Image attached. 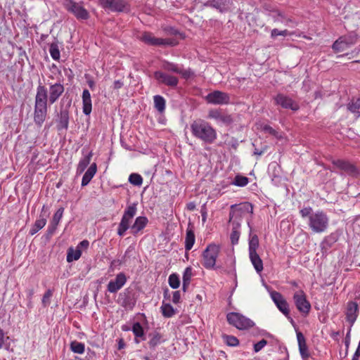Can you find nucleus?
Here are the masks:
<instances>
[{
	"label": "nucleus",
	"mask_w": 360,
	"mask_h": 360,
	"mask_svg": "<svg viewBox=\"0 0 360 360\" xmlns=\"http://www.w3.org/2000/svg\"><path fill=\"white\" fill-rule=\"evenodd\" d=\"M64 90V86L60 82L50 84L49 91L41 84L37 86L34 112V120L36 124L41 125L44 122L47 113V102L53 104L63 94Z\"/></svg>",
	"instance_id": "nucleus-1"
},
{
	"label": "nucleus",
	"mask_w": 360,
	"mask_h": 360,
	"mask_svg": "<svg viewBox=\"0 0 360 360\" xmlns=\"http://www.w3.org/2000/svg\"><path fill=\"white\" fill-rule=\"evenodd\" d=\"M136 204L130 205L126 208L117 229V234L120 236H123L125 232L130 228L131 220L136 215ZM148 222V220L146 217H138L135 219L134 223L131 226V233L134 235L138 234L146 226Z\"/></svg>",
	"instance_id": "nucleus-2"
},
{
	"label": "nucleus",
	"mask_w": 360,
	"mask_h": 360,
	"mask_svg": "<svg viewBox=\"0 0 360 360\" xmlns=\"http://www.w3.org/2000/svg\"><path fill=\"white\" fill-rule=\"evenodd\" d=\"M300 214L303 219L307 218V224L312 232L321 233L326 231L329 219L323 211L313 212L311 207H305L300 210Z\"/></svg>",
	"instance_id": "nucleus-3"
},
{
	"label": "nucleus",
	"mask_w": 360,
	"mask_h": 360,
	"mask_svg": "<svg viewBox=\"0 0 360 360\" xmlns=\"http://www.w3.org/2000/svg\"><path fill=\"white\" fill-rule=\"evenodd\" d=\"M192 134L205 143H212L217 139L215 129L207 122L198 120L191 124Z\"/></svg>",
	"instance_id": "nucleus-4"
},
{
	"label": "nucleus",
	"mask_w": 360,
	"mask_h": 360,
	"mask_svg": "<svg viewBox=\"0 0 360 360\" xmlns=\"http://www.w3.org/2000/svg\"><path fill=\"white\" fill-rule=\"evenodd\" d=\"M253 214V206L249 202H244L238 205H232L229 212V222L233 224L234 221H238L241 225L243 217L247 214Z\"/></svg>",
	"instance_id": "nucleus-5"
},
{
	"label": "nucleus",
	"mask_w": 360,
	"mask_h": 360,
	"mask_svg": "<svg viewBox=\"0 0 360 360\" xmlns=\"http://www.w3.org/2000/svg\"><path fill=\"white\" fill-rule=\"evenodd\" d=\"M345 321L349 325L347 338H349L352 328L354 325L359 314V304L356 301H348L345 304L344 311Z\"/></svg>",
	"instance_id": "nucleus-6"
},
{
	"label": "nucleus",
	"mask_w": 360,
	"mask_h": 360,
	"mask_svg": "<svg viewBox=\"0 0 360 360\" xmlns=\"http://www.w3.org/2000/svg\"><path fill=\"white\" fill-rule=\"evenodd\" d=\"M228 322L239 330H245L253 326L254 323L250 319L236 312H231L227 314Z\"/></svg>",
	"instance_id": "nucleus-7"
},
{
	"label": "nucleus",
	"mask_w": 360,
	"mask_h": 360,
	"mask_svg": "<svg viewBox=\"0 0 360 360\" xmlns=\"http://www.w3.org/2000/svg\"><path fill=\"white\" fill-rule=\"evenodd\" d=\"M219 252V248L216 245H210L206 248L202 255V264L206 269H212L214 267Z\"/></svg>",
	"instance_id": "nucleus-8"
},
{
	"label": "nucleus",
	"mask_w": 360,
	"mask_h": 360,
	"mask_svg": "<svg viewBox=\"0 0 360 360\" xmlns=\"http://www.w3.org/2000/svg\"><path fill=\"white\" fill-rule=\"evenodd\" d=\"M139 39L146 44L151 46H175L176 41L172 39L157 38L150 32H143L139 36Z\"/></svg>",
	"instance_id": "nucleus-9"
},
{
	"label": "nucleus",
	"mask_w": 360,
	"mask_h": 360,
	"mask_svg": "<svg viewBox=\"0 0 360 360\" xmlns=\"http://www.w3.org/2000/svg\"><path fill=\"white\" fill-rule=\"evenodd\" d=\"M64 6L67 11L72 13L77 19L86 20L89 18L88 11L81 4L72 0H65Z\"/></svg>",
	"instance_id": "nucleus-10"
},
{
	"label": "nucleus",
	"mask_w": 360,
	"mask_h": 360,
	"mask_svg": "<svg viewBox=\"0 0 360 360\" xmlns=\"http://www.w3.org/2000/svg\"><path fill=\"white\" fill-rule=\"evenodd\" d=\"M293 300L298 311L304 315H307L311 309V304L307 300L303 290H298L294 293Z\"/></svg>",
	"instance_id": "nucleus-11"
},
{
	"label": "nucleus",
	"mask_w": 360,
	"mask_h": 360,
	"mask_svg": "<svg viewBox=\"0 0 360 360\" xmlns=\"http://www.w3.org/2000/svg\"><path fill=\"white\" fill-rule=\"evenodd\" d=\"M205 99L207 103L212 105H226L230 103L229 94L221 91H214L209 93Z\"/></svg>",
	"instance_id": "nucleus-12"
},
{
	"label": "nucleus",
	"mask_w": 360,
	"mask_h": 360,
	"mask_svg": "<svg viewBox=\"0 0 360 360\" xmlns=\"http://www.w3.org/2000/svg\"><path fill=\"white\" fill-rule=\"evenodd\" d=\"M103 8L111 11L123 12L128 11L127 3L123 0H99Z\"/></svg>",
	"instance_id": "nucleus-13"
},
{
	"label": "nucleus",
	"mask_w": 360,
	"mask_h": 360,
	"mask_svg": "<svg viewBox=\"0 0 360 360\" xmlns=\"http://www.w3.org/2000/svg\"><path fill=\"white\" fill-rule=\"evenodd\" d=\"M271 297L278 309L288 319H290L291 322H293V320L290 317V310L288 304L286 300L284 299L283 295L276 291H273L271 292Z\"/></svg>",
	"instance_id": "nucleus-14"
},
{
	"label": "nucleus",
	"mask_w": 360,
	"mask_h": 360,
	"mask_svg": "<svg viewBox=\"0 0 360 360\" xmlns=\"http://www.w3.org/2000/svg\"><path fill=\"white\" fill-rule=\"evenodd\" d=\"M207 117L214 120L219 124L229 125L233 122V118L231 115L223 112L219 110H210Z\"/></svg>",
	"instance_id": "nucleus-15"
},
{
	"label": "nucleus",
	"mask_w": 360,
	"mask_h": 360,
	"mask_svg": "<svg viewBox=\"0 0 360 360\" xmlns=\"http://www.w3.org/2000/svg\"><path fill=\"white\" fill-rule=\"evenodd\" d=\"M275 102L277 105H281L282 108L285 109H290L293 111H296L299 109V105L295 103L291 98L279 94L274 98Z\"/></svg>",
	"instance_id": "nucleus-16"
},
{
	"label": "nucleus",
	"mask_w": 360,
	"mask_h": 360,
	"mask_svg": "<svg viewBox=\"0 0 360 360\" xmlns=\"http://www.w3.org/2000/svg\"><path fill=\"white\" fill-rule=\"evenodd\" d=\"M155 79L161 84H164L169 86H176L179 79L176 77L168 75L161 71H156L154 72Z\"/></svg>",
	"instance_id": "nucleus-17"
},
{
	"label": "nucleus",
	"mask_w": 360,
	"mask_h": 360,
	"mask_svg": "<svg viewBox=\"0 0 360 360\" xmlns=\"http://www.w3.org/2000/svg\"><path fill=\"white\" fill-rule=\"evenodd\" d=\"M127 277L124 273L117 274L114 280H111L107 286L108 290L111 293L117 292L126 283Z\"/></svg>",
	"instance_id": "nucleus-18"
},
{
	"label": "nucleus",
	"mask_w": 360,
	"mask_h": 360,
	"mask_svg": "<svg viewBox=\"0 0 360 360\" xmlns=\"http://www.w3.org/2000/svg\"><path fill=\"white\" fill-rule=\"evenodd\" d=\"M205 5L214 8L220 12H225L231 9L233 6V0H210Z\"/></svg>",
	"instance_id": "nucleus-19"
},
{
	"label": "nucleus",
	"mask_w": 360,
	"mask_h": 360,
	"mask_svg": "<svg viewBox=\"0 0 360 360\" xmlns=\"http://www.w3.org/2000/svg\"><path fill=\"white\" fill-rule=\"evenodd\" d=\"M333 165L338 169L345 172L349 175L355 176L357 174L356 168L348 162L337 160L333 162Z\"/></svg>",
	"instance_id": "nucleus-20"
},
{
	"label": "nucleus",
	"mask_w": 360,
	"mask_h": 360,
	"mask_svg": "<svg viewBox=\"0 0 360 360\" xmlns=\"http://www.w3.org/2000/svg\"><path fill=\"white\" fill-rule=\"evenodd\" d=\"M82 111L86 115H89L92 110L91 94L89 90L84 89L82 92Z\"/></svg>",
	"instance_id": "nucleus-21"
},
{
	"label": "nucleus",
	"mask_w": 360,
	"mask_h": 360,
	"mask_svg": "<svg viewBox=\"0 0 360 360\" xmlns=\"http://www.w3.org/2000/svg\"><path fill=\"white\" fill-rule=\"evenodd\" d=\"M249 259L257 273L260 274L264 269L262 259L257 252H248Z\"/></svg>",
	"instance_id": "nucleus-22"
},
{
	"label": "nucleus",
	"mask_w": 360,
	"mask_h": 360,
	"mask_svg": "<svg viewBox=\"0 0 360 360\" xmlns=\"http://www.w3.org/2000/svg\"><path fill=\"white\" fill-rule=\"evenodd\" d=\"M248 225L250 229L248 239V252H257V250L259 246L258 236L256 234H252L250 220H248Z\"/></svg>",
	"instance_id": "nucleus-23"
},
{
	"label": "nucleus",
	"mask_w": 360,
	"mask_h": 360,
	"mask_svg": "<svg viewBox=\"0 0 360 360\" xmlns=\"http://www.w3.org/2000/svg\"><path fill=\"white\" fill-rule=\"evenodd\" d=\"M297 339L300 355L303 359H306L309 357V354L308 352L305 338L301 332H297Z\"/></svg>",
	"instance_id": "nucleus-24"
},
{
	"label": "nucleus",
	"mask_w": 360,
	"mask_h": 360,
	"mask_svg": "<svg viewBox=\"0 0 360 360\" xmlns=\"http://www.w3.org/2000/svg\"><path fill=\"white\" fill-rule=\"evenodd\" d=\"M97 172V165L95 162L92 163L84 173L82 179V186H86L91 181Z\"/></svg>",
	"instance_id": "nucleus-25"
},
{
	"label": "nucleus",
	"mask_w": 360,
	"mask_h": 360,
	"mask_svg": "<svg viewBox=\"0 0 360 360\" xmlns=\"http://www.w3.org/2000/svg\"><path fill=\"white\" fill-rule=\"evenodd\" d=\"M92 155V152H89L86 155H84V157L79 160L76 171L77 175H79L84 172L91 162Z\"/></svg>",
	"instance_id": "nucleus-26"
},
{
	"label": "nucleus",
	"mask_w": 360,
	"mask_h": 360,
	"mask_svg": "<svg viewBox=\"0 0 360 360\" xmlns=\"http://www.w3.org/2000/svg\"><path fill=\"white\" fill-rule=\"evenodd\" d=\"M231 226V233L230 235V239L231 244L235 245L238 243V240L240 236V224L238 221H234Z\"/></svg>",
	"instance_id": "nucleus-27"
},
{
	"label": "nucleus",
	"mask_w": 360,
	"mask_h": 360,
	"mask_svg": "<svg viewBox=\"0 0 360 360\" xmlns=\"http://www.w3.org/2000/svg\"><path fill=\"white\" fill-rule=\"evenodd\" d=\"M69 124V113L66 109H63L60 110L58 117V129H65L68 128Z\"/></svg>",
	"instance_id": "nucleus-28"
},
{
	"label": "nucleus",
	"mask_w": 360,
	"mask_h": 360,
	"mask_svg": "<svg viewBox=\"0 0 360 360\" xmlns=\"http://www.w3.org/2000/svg\"><path fill=\"white\" fill-rule=\"evenodd\" d=\"M150 340L148 342L150 348H155L156 346L165 342L163 336L158 332L155 331L149 335Z\"/></svg>",
	"instance_id": "nucleus-29"
},
{
	"label": "nucleus",
	"mask_w": 360,
	"mask_h": 360,
	"mask_svg": "<svg viewBox=\"0 0 360 360\" xmlns=\"http://www.w3.org/2000/svg\"><path fill=\"white\" fill-rule=\"evenodd\" d=\"M195 234L191 228H188L186 230V235L185 238V249L189 251L195 243Z\"/></svg>",
	"instance_id": "nucleus-30"
},
{
	"label": "nucleus",
	"mask_w": 360,
	"mask_h": 360,
	"mask_svg": "<svg viewBox=\"0 0 360 360\" xmlns=\"http://www.w3.org/2000/svg\"><path fill=\"white\" fill-rule=\"evenodd\" d=\"M46 224V219L42 214H40L39 219L36 220L33 226L30 231V235H34L37 233L40 229L44 227Z\"/></svg>",
	"instance_id": "nucleus-31"
},
{
	"label": "nucleus",
	"mask_w": 360,
	"mask_h": 360,
	"mask_svg": "<svg viewBox=\"0 0 360 360\" xmlns=\"http://www.w3.org/2000/svg\"><path fill=\"white\" fill-rule=\"evenodd\" d=\"M193 269L191 266L186 267L183 274V285L182 288L184 291H186L187 288L190 284L191 277L193 276Z\"/></svg>",
	"instance_id": "nucleus-32"
},
{
	"label": "nucleus",
	"mask_w": 360,
	"mask_h": 360,
	"mask_svg": "<svg viewBox=\"0 0 360 360\" xmlns=\"http://www.w3.org/2000/svg\"><path fill=\"white\" fill-rule=\"evenodd\" d=\"M349 48L345 39L340 37L333 44V49L336 52L343 51Z\"/></svg>",
	"instance_id": "nucleus-33"
},
{
	"label": "nucleus",
	"mask_w": 360,
	"mask_h": 360,
	"mask_svg": "<svg viewBox=\"0 0 360 360\" xmlns=\"http://www.w3.org/2000/svg\"><path fill=\"white\" fill-rule=\"evenodd\" d=\"M154 107L160 113L163 112L165 110V100L160 95L154 96L153 97Z\"/></svg>",
	"instance_id": "nucleus-34"
},
{
	"label": "nucleus",
	"mask_w": 360,
	"mask_h": 360,
	"mask_svg": "<svg viewBox=\"0 0 360 360\" xmlns=\"http://www.w3.org/2000/svg\"><path fill=\"white\" fill-rule=\"evenodd\" d=\"M161 311L165 317L170 318L176 314V310L170 304L163 302L161 306Z\"/></svg>",
	"instance_id": "nucleus-35"
},
{
	"label": "nucleus",
	"mask_w": 360,
	"mask_h": 360,
	"mask_svg": "<svg viewBox=\"0 0 360 360\" xmlns=\"http://www.w3.org/2000/svg\"><path fill=\"white\" fill-rule=\"evenodd\" d=\"M70 349L72 352L76 354H82L85 351V345L82 342H77L76 340L71 342Z\"/></svg>",
	"instance_id": "nucleus-36"
},
{
	"label": "nucleus",
	"mask_w": 360,
	"mask_h": 360,
	"mask_svg": "<svg viewBox=\"0 0 360 360\" xmlns=\"http://www.w3.org/2000/svg\"><path fill=\"white\" fill-rule=\"evenodd\" d=\"M348 110L357 115L360 116V99L352 100L347 105Z\"/></svg>",
	"instance_id": "nucleus-37"
},
{
	"label": "nucleus",
	"mask_w": 360,
	"mask_h": 360,
	"mask_svg": "<svg viewBox=\"0 0 360 360\" xmlns=\"http://www.w3.org/2000/svg\"><path fill=\"white\" fill-rule=\"evenodd\" d=\"M82 252L80 250H74L72 248H70L68 252L67 261L68 262L76 261L80 258Z\"/></svg>",
	"instance_id": "nucleus-38"
},
{
	"label": "nucleus",
	"mask_w": 360,
	"mask_h": 360,
	"mask_svg": "<svg viewBox=\"0 0 360 360\" xmlns=\"http://www.w3.org/2000/svg\"><path fill=\"white\" fill-rule=\"evenodd\" d=\"M162 67L165 70L175 72V73H179V72H180V68H181V67H179L177 64H175V63H171V62H167V61H165L162 63Z\"/></svg>",
	"instance_id": "nucleus-39"
},
{
	"label": "nucleus",
	"mask_w": 360,
	"mask_h": 360,
	"mask_svg": "<svg viewBox=\"0 0 360 360\" xmlns=\"http://www.w3.org/2000/svg\"><path fill=\"white\" fill-rule=\"evenodd\" d=\"M249 182L248 178L246 176H240V175H236L234 178L233 181L232 182V184L243 187L246 186Z\"/></svg>",
	"instance_id": "nucleus-40"
},
{
	"label": "nucleus",
	"mask_w": 360,
	"mask_h": 360,
	"mask_svg": "<svg viewBox=\"0 0 360 360\" xmlns=\"http://www.w3.org/2000/svg\"><path fill=\"white\" fill-rule=\"evenodd\" d=\"M169 286L173 289H176L180 285V280L179 276L176 274H172L168 278Z\"/></svg>",
	"instance_id": "nucleus-41"
},
{
	"label": "nucleus",
	"mask_w": 360,
	"mask_h": 360,
	"mask_svg": "<svg viewBox=\"0 0 360 360\" xmlns=\"http://www.w3.org/2000/svg\"><path fill=\"white\" fill-rule=\"evenodd\" d=\"M129 181L134 186H141L143 183V178L140 174L133 173L129 175Z\"/></svg>",
	"instance_id": "nucleus-42"
},
{
	"label": "nucleus",
	"mask_w": 360,
	"mask_h": 360,
	"mask_svg": "<svg viewBox=\"0 0 360 360\" xmlns=\"http://www.w3.org/2000/svg\"><path fill=\"white\" fill-rule=\"evenodd\" d=\"M49 53H50L51 58L53 60H59L60 56V51L58 49V46L56 44L53 43L50 45Z\"/></svg>",
	"instance_id": "nucleus-43"
},
{
	"label": "nucleus",
	"mask_w": 360,
	"mask_h": 360,
	"mask_svg": "<svg viewBox=\"0 0 360 360\" xmlns=\"http://www.w3.org/2000/svg\"><path fill=\"white\" fill-rule=\"evenodd\" d=\"M342 37H344L345 39V41H346L347 45L349 46V47L355 44L358 41L357 34L354 32H351V33L348 34L347 35L342 36Z\"/></svg>",
	"instance_id": "nucleus-44"
},
{
	"label": "nucleus",
	"mask_w": 360,
	"mask_h": 360,
	"mask_svg": "<svg viewBox=\"0 0 360 360\" xmlns=\"http://www.w3.org/2000/svg\"><path fill=\"white\" fill-rule=\"evenodd\" d=\"M132 331L136 338H142L144 335L143 327L139 322L134 323Z\"/></svg>",
	"instance_id": "nucleus-45"
},
{
	"label": "nucleus",
	"mask_w": 360,
	"mask_h": 360,
	"mask_svg": "<svg viewBox=\"0 0 360 360\" xmlns=\"http://www.w3.org/2000/svg\"><path fill=\"white\" fill-rule=\"evenodd\" d=\"M224 340L225 342L229 345L231 347L237 346L239 344L238 340L232 335H224L223 336Z\"/></svg>",
	"instance_id": "nucleus-46"
},
{
	"label": "nucleus",
	"mask_w": 360,
	"mask_h": 360,
	"mask_svg": "<svg viewBox=\"0 0 360 360\" xmlns=\"http://www.w3.org/2000/svg\"><path fill=\"white\" fill-rule=\"evenodd\" d=\"M262 130L265 132V133H268L274 136H275L276 138L277 139H281L282 138V136L281 134H280L276 130H275L274 129H273L271 127H270L269 125H264L263 127H262Z\"/></svg>",
	"instance_id": "nucleus-47"
},
{
	"label": "nucleus",
	"mask_w": 360,
	"mask_h": 360,
	"mask_svg": "<svg viewBox=\"0 0 360 360\" xmlns=\"http://www.w3.org/2000/svg\"><path fill=\"white\" fill-rule=\"evenodd\" d=\"M292 34V33L289 32L287 30L280 31L278 29H273L271 32V37L275 39L278 36L286 37Z\"/></svg>",
	"instance_id": "nucleus-48"
},
{
	"label": "nucleus",
	"mask_w": 360,
	"mask_h": 360,
	"mask_svg": "<svg viewBox=\"0 0 360 360\" xmlns=\"http://www.w3.org/2000/svg\"><path fill=\"white\" fill-rule=\"evenodd\" d=\"M64 209L63 207L59 208L53 214V219L51 222L54 224H58L63 214Z\"/></svg>",
	"instance_id": "nucleus-49"
},
{
	"label": "nucleus",
	"mask_w": 360,
	"mask_h": 360,
	"mask_svg": "<svg viewBox=\"0 0 360 360\" xmlns=\"http://www.w3.org/2000/svg\"><path fill=\"white\" fill-rule=\"evenodd\" d=\"M179 75L186 79H188L194 76V72L190 69H183L181 67L180 68V72H179Z\"/></svg>",
	"instance_id": "nucleus-50"
},
{
	"label": "nucleus",
	"mask_w": 360,
	"mask_h": 360,
	"mask_svg": "<svg viewBox=\"0 0 360 360\" xmlns=\"http://www.w3.org/2000/svg\"><path fill=\"white\" fill-rule=\"evenodd\" d=\"M53 292L51 290H48L44 295L42 298V304L44 307H47L50 304L51 297H52Z\"/></svg>",
	"instance_id": "nucleus-51"
},
{
	"label": "nucleus",
	"mask_w": 360,
	"mask_h": 360,
	"mask_svg": "<svg viewBox=\"0 0 360 360\" xmlns=\"http://www.w3.org/2000/svg\"><path fill=\"white\" fill-rule=\"evenodd\" d=\"M9 340V337L6 336L3 329L0 328V349H1L6 342Z\"/></svg>",
	"instance_id": "nucleus-52"
},
{
	"label": "nucleus",
	"mask_w": 360,
	"mask_h": 360,
	"mask_svg": "<svg viewBox=\"0 0 360 360\" xmlns=\"http://www.w3.org/2000/svg\"><path fill=\"white\" fill-rule=\"evenodd\" d=\"M267 344V341L264 339L259 341L256 344L254 345V350L255 352H259L262 349H263Z\"/></svg>",
	"instance_id": "nucleus-53"
},
{
	"label": "nucleus",
	"mask_w": 360,
	"mask_h": 360,
	"mask_svg": "<svg viewBox=\"0 0 360 360\" xmlns=\"http://www.w3.org/2000/svg\"><path fill=\"white\" fill-rule=\"evenodd\" d=\"M180 299H181L180 292L179 290L173 292L172 299L173 303L178 304L180 302Z\"/></svg>",
	"instance_id": "nucleus-54"
},
{
	"label": "nucleus",
	"mask_w": 360,
	"mask_h": 360,
	"mask_svg": "<svg viewBox=\"0 0 360 360\" xmlns=\"http://www.w3.org/2000/svg\"><path fill=\"white\" fill-rule=\"evenodd\" d=\"M58 224H54L53 223L51 222L49 226V233L52 234L57 229Z\"/></svg>",
	"instance_id": "nucleus-55"
},
{
	"label": "nucleus",
	"mask_w": 360,
	"mask_h": 360,
	"mask_svg": "<svg viewBox=\"0 0 360 360\" xmlns=\"http://www.w3.org/2000/svg\"><path fill=\"white\" fill-rule=\"evenodd\" d=\"M123 86V82L121 80H116L113 83V88L115 89H119L122 88Z\"/></svg>",
	"instance_id": "nucleus-56"
},
{
	"label": "nucleus",
	"mask_w": 360,
	"mask_h": 360,
	"mask_svg": "<svg viewBox=\"0 0 360 360\" xmlns=\"http://www.w3.org/2000/svg\"><path fill=\"white\" fill-rule=\"evenodd\" d=\"M201 216H202V221L203 223H205L207 220V211L205 207H202L200 210Z\"/></svg>",
	"instance_id": "nucleus-57"
},
{
	"label": "nucleus",
	"mask_w": 360,
	"mask_h": 360,
	"mask_svg": "<svg viewBox=\"0 0 360 360\" xmlns=\"http://www.w3.org/2000/svg\"><path fill=\"white\" fill-rule=\"evenodd\" d=\"M360 356V352L359 351H356L354 352L352 360H359V358Z\"/></svg>",
	"instance_id": "nucleus-58"
},
{
	"label": "nucleus",
	"mask_w": 360,
	"mask_h": 360,
	"mask_svg": "<svg viewBox=\"0 0 360 360\" xmlns=\"http://www.w3.org/2000/svg\"><path fill=\"white\" fill-rule=\"evenodd\" d=\"M79 245L82 246V247H88L89 245V241L88 240H82L80 243H79Z\"/></svg>",
	"instance_id": "nucleus-59"
},
{
	"label": "nucleus",
	"mask_w": 360,
	"mask_h": 360,
	"mask_svg": "<svg viewBox=\"0 0 360 360\" xmlns=\"http://www.w3.org/2000/svg\"><path fill=\"white\" fill-rule=\"evenodd\" d=\"M349 342H350V335L349 336V338H347V334L346 335V338H345V345L347 347H349Z\"/></svg>",
	"instance_id": "nucleus-60"
},
{
	"label": "nucleus",
	"mask_w": 360,
	"mask_h": 360,
	"mask_svg": "<svg viewBox=\"0 0 360 360\" xmlns=\"http://www.w3.org/2000/svg\"><path fill=\"white\" fill-rule=\"evenodd\" d=\"M188 209L190 210H193L195 209V205L192 202L189 203L188 205Z\"/></svg>",
	"instance_id": "nucleus-61"
},
{
	"label": "nucleus",
	"mask_w": 360,
	"mask_h": 360,
	"mask_svg": "<svg viewBox=\"0 0 360 360\" xmlns=\"http://www.w3.org/2000/svg\"><path fill=\"white\" fill-rule=\"evenodd\" d=\"M279 178L280 177L278 175H277L276 174H274V175L273 176V178H272V181H278Z\"/></svg>",
	"instance_id": "nucleus-62"
},
{
	"label": "nucleus",
	"mask_w": 360,
	"mask_h": 360,
	"mask_svg": "<svg viewBox=\"0 0 360 360\" xmlns=\"http://www.w3.org/2000/svg\"><path fill=\"white\" fill-rule=\"evenodd\" d=\"M271 167H274L275 172H278V170L280 169L279 167H278V165L276 164L272 165Z\"/></svg>",
	"instance_id": "nucleus-63"
},
{
	"label": "nucleus",
	"mask_w": 360,
	"mask_h": 360,
	"mask_svg": "<svg viewBox=\"0 0 360 360\" xmlns=\"http://www.w3.org/2000/svg\"><path fill=\"white\" fill-rule=\"evenodd\" d=\"M262 153H263V152H262V151H259V150H257V149L254 151V154H255V155H261Z\"/></svg>",
	"instance_id": "nucleus-64"
}]
</instances>
